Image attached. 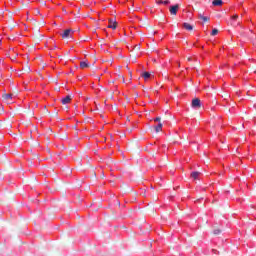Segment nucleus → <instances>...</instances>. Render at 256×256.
Wrapping results in <instances>:
<instances>
[{"instance_id":"obj_9","label":"nucleus","mask_w":256,"mask_h":256,"mask_svg":"<svg viewBox=\"0 0 256 256\" xmlns=\"http://www.w3.org/2000/svg\"><path fill=\"white\" fill-rule=\"evenodd\" d=\"M198 17H199V19H201L202 21H204V23H207V22L210 20V18L207 17V16H204L203 13H199V14H198Z\"/></svg>"},{"instance_id":"obj_1","label":"nucleus","mask_w":256,"mask_h":256,"mask_svg":"<svg viewBox=\"0 0 256 256\" xmlns=\"http://www.w3.org/2000/svg\"><path fill=\"white\" fill-rule=\"evenodd\" d=\"M150 121H153L154 124L149 127L151 133H155L156 135L161 132V117H156L154 119H151Z\"/></svg>"},{"instance_id":"obj_14","label":"nucleus","mask_w":256,"mask_h":256,"mask_svg":"<svg viewBox=\"0 0 256 256\" xmlns=\"http://www.w3.org/2000/svg\"><path fill=\"white\" fill-rule=\"evenodd\" d=\"M141 77H143V79L147 80L151 77V73L149 72H142L141 73Z\"/></svg>"},{"instance_id":"obj_24","label":"nucleus","mask_w":256,"mask_h":256,"mask_svg":"<svg viewBox=\"0 0 256 256\" xmlns=\"http://www.w3.org/2000/svg\"><path fill=\"white\" fill-rule=\"evenodd\" d=\"M187 60H188V61H193V58L188 57Z\"/></svg>"},{"instance_id":"obj_6","label":"nucleus","mask_w":256,"mask_h":256,"mask_svg":"<svg viewBox=\"0 0 256 256\" xmlns=\"http://www.w3.org/2000/svg\"><path fill=\"white\" fill-rule=\"evenodd\" d=\"M169 11H170V15H177V11H179V4L171 6L169 8Z\"/></svg>"},{"instance_id":"obj_12","label":"nucleus","mask_w":256,"mask_h":256,"mask_svg":"<svg viewBox=\"0 0 256 256\" xmlns=\"http://www.w3.org/2000/svg\"><path fill=\"white\" fill-rule=\"evenodd\" d=\"M212 5H214L215 7H221V5H223V0H214L212 2Z\"/></svg>"},{"instance_id":"obj_5","label":"nucleus","mask_w":256,"mask_h":256,"mask_svg":"<svg viewBox=\"0 0 256 256\" xmlns=\"http://www.w3.org/2000/svg\"><path fill=\"white\" fill-rule=\"evenodd\" d=\"M13 97H15V95L12 93L2 95V98L6 103H11V101H13Z\"/></svg>"},{"instance_id":"obj_3","label":"nucleus","mask_w":256,"mask_h":256,"mask_svg":"<svg viewBox=\"0 0 256 256\" xmlns=\"http://www.w3.org/2000/svg\"><path fill=\"white\" fill-rule=\"evenodd\" d=\"M231 25L233 27H237V26L241 25V21H239V15L235 14L231 17Z\"/></svg>"},{"instance_id":"obj_15","label":"nucleus","mask_w":256,"mask_h":256,"mask_svg":"<svg viewBox=\"0 0 256 256\" xmlns=\"http://www.w3.org/2000/svg\"><path fill=\"white\" fill-rule=\"evenodd\" d=\"M221 229H214L213 230V235H220Z\"/></svg>"},{"instance_id":"obj_7","label":"nucleus","mask_w":256,"mask_h":256,"mask_svg":"<svg viewBox=\"0 0 256 256\" xmlns=\"http://www.w3.org/2000/svg\"><path fill=\"white\" fill-rule=\"evenodd\" d=\"M71 95H67L65 98L61 100L62 105H67V103H71Z\"/></svg>"},{"instance_id":"obj_20","label":"nucleus","mask_w":256,"mask_h":256,"mask_svg":"<svg viewBox=\"0 0 256 256\" xmlns=\"http://www.w3.org/2000/svg\"><path fill=\"white\" fill-rule=\"evenodd\" d=\"M161 3H164V5H169V0H166V1H164V2H161Z\"/></svg>"},{"instance_id":"obj_13","label":"nucleus","mask_w":256,"mask_h":256,"mask_svg":"<svg viewBox=\"0 0 256 256\" xmlns=\"http://www.w3.org/2000/svg\"><path fill=\"white\" fill-rule=\"evenodd\" d=\"M199 175H201V172L199 171H194L191 173L192 179H199Z\"/></svg>"},{"instance_id":"obj_23","label":"nucleus","mask_w":256,"mask_h":256,"mask_svg":"<svg viewBox=\"0 0 256 256\" xmlns=\"http://www.w3.org/2000/svg\"><path fill=\"white\" fill-rule=\"evenodd\" d=\"M54 115L57 117V115H59V112L55 111Z\"/></svg>"},{"instance_id":"obj_19","label":"nucleus","mask_w":256,"mask_h":256,"mask_svg":"<svg viewBox=\"0 0 256 256\" xmlns=\"http://www.w3.org/2000/svg\"><path fill=\"white\" fill-rule=\"evenodd\" d=\"M122 79V82L125 83V76H119Z\"/></svg>"},{"instance_id":"obj_8","label":"nucleus","mask_w":256,"mask_h":256,"mask_svg":"<svg viewBox=\"0 0 256 256\" xmlns=\"http://www.w3.org/2000/svg\"><path fill=\"white\" fill-rule=\"evenodd\" d=\"M108 29H117V21L109 20Z\"/></svg>"},{"instance_id":"obj_11","label":"nucleus","mask_w":256,"mask_h":256,"mask_svg":"<svg viewBox=\"0 0 256 256\" xmlns=\"http://www.w3.org/2000/svg\"><path fill=\"white\" fill-rule=\"evenodd\" d=\"M89 67V62L82 61L80 62V69H87Z\"/></svg>"},{"instance_id":"obj_17","label":"nucleus","mask_w":256,"mask_h":256,"mask_svg":"<svg viewBox=\"0 0 256 256\" xmlns=\"http://www.w3.org/2000/svg\"><path fill=\"white\" fill-rule=\"evenodd\" d=\"M24 71H26V73L31 72V68L29 66H26V68L24 69Z\"/></svg>"},{"instance_id":"obj_16","label":"nucleus","mask_w":256,"mask_h":256,"mask_svg":"<svg viewBox=\"0 0 256 256\" xmlns=\"http://www.w3.org/2000/svg\"><path fill=\"white\" fill-rule=\"evenodd\" d=\"M217 33H219V30L213 29L211 35L215 36V35H217Z\"/></svg>"},{"instance_id":"obj_22","label":"nucleus","mask_w":256,"mask_h":256,"mask_svg":"<svg viewBox=\"0 0 256 256\" xmlns=\"http://www.w3.org/2000/svg\"><path fill=\"white\" fill-rule=\"evenodd\" d=\"M45 113H49V110L47 109V106L44 107Z\"/></svg>"},{"instance_id":"obj_26","label":"nucleus","mask_w":256,"mask_h":256,"mask_svg":"<svg viewBox=\"0 0 256 256\" xmlns=\"http://www.w3.org/2000/svg\"><path fill=\"white\" fill-rule=\"evenodd\" d=\"M49 131H52L51 128H49Z\"/></svg>"},{"instance_id":"obj_18","label":"nucleus","mask_w":256,"mask_h":256,"mask_svg":"<svg viewBox=\"0 0 256 256\" xmlns=\"http://www.w3.org/2000/svg\"><path fill=\"white\" fill-rule=\"evenodd\" d=\"M134 49H135V51H139V49H141V46L136 45V46L134 47Z\"/></svg>"},{"instance_id":"obj_27","label":"nucleus","mask_w":256,"mask_h":256,"mask_svg":"<svg viewBox=\"0 0 256 256\" xmlns=\"http://www.w3.org/2000/svg\"><path fill=\"white\" fill-rule=\"evenodd\" d=\"M162 147H165V145H162Z\"/></svg>"},{"instance_id":"obj_10","label":"nucleus","mask_w":256,"mask_h":256,"mask_svg":"<svg viewBox=\"0 0 256 256\" xmlns=\"http://www.w3.org/2000/svg\"><path fill=\"white\" fill-rule=\"evenodd\" d=\"M183 27L187 31H193V26L191 24L187 23V22L183 23Z\"/></svg>"},{"instance_id":"obj_21","label":"nucleus","mask_w":256,"mask_h":256,"mask_svg":"<svg viewBox=\"0 0 256 256\" xmlns=\"http://www.w3.org/2000/svg\"><path fill=\"white\" fill-rule=\"evenodd\" d=\"M15 58H16V56L14 55V56H12V57H10V59L12 60V61H15Z\"/></svg>"},{"instance_id":"obj_2","label":"nucleus","mask_w":256,"mask_h":256,"mask_svg":"<svg viewBox=\"0 0 256 256\" xmlns=\"http://www.w3.org/2000/svg\"><path fill=\"white\" fill-rule=\"evenodd\" d=\"M75 33V30L69 28L64 30V32L62 33V39H69L71 37H73V34Z\"/></svg>"},{"instance_id":"obj_4","label":"nucleus","mask_w":256,"mask_h":256,"mask_svg":"<svg viewBox=\"0 0 256 256\" xmlns=\"http://www.w3.org/2000/svg\"><path fill=\"white\" fill-rule=\"evenodd\" d=\"M193 109H201V100L199 98H194L191 103Z\"/></svg>"},{"instance_id":"obj_25","label":"nucleus","mask_w":256,"mask_h":256,"mask_svg":"<svg viewBox=\"0 0 256 256\" xmlns=\"http://www.w3.org/2000/svg\"><path fill=\"white\" fill-rule=\"evenodd\" d=\"M49 131H52L51 128H49Z\"/></svg>"}]
</instances>
